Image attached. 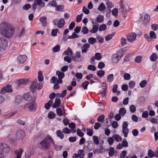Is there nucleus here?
Instances as JSON below:
<instances>
[{
  "label": "nucleus",
  "mask_w": 158,
  "mask_h": 158,
  "mask_svg": "<svg viewBox=\"0 0 158 158\" xmlns=\"http://www.w3.org/2000/svg\"><path fill=\"white\" fill-rule=\"evenodd\" d=\"M15 30V28L7 23L2 22L0 24V34L7 38H11L14 33Z\"/></svg>",
  "instance_id": "f257e3e1"
},
{
  "label": "nucleus",
  "mask_w": 158,
  "mask_h": 158,
  "mask_svg": "<svg viewBox=\"0 0 158 158\" xmlns=\"http://www.w3.org/2000/svg\"><path fill=\"white\" fill-rule=\"evenodd\" d=\"M52 143L54 144L53 140L49 135H48L40 143L43 148L44 149H48Z\"/></svg>",
  "instance_id": "f03ea898"
},
{
  "label": "nucleus",
  "mask_w": 158,
  "mask_h": 158,
  "mask_svg": "<svg viewBox=\"0 0 158 158\" xmlns=\"http://www.w3.org/2000/svg\"><path fill=\"white\" fill-rule=\"evenodd\" d=\"M123 51L122 49H120L117 51L116 53L112 56V60L113 62L116 63L121 59L122 56Z\"/></svg>",
  "instance_id": "7ed1b4c3"
},
{
  "label": "nucleus",
  "mask_w": 158,
  "mask_h": 158,
  "mask_svg": "<svg viewBox=\"0 0 158 158\" xmlns=\"http://www.w3.org/2000/svg\"><path fill=\"white\" fill-rule=\"evenodd\" d=\"M10 150V147L5 143H0V154L5 155Z\"/></svg>",
  "instance_id": "20e7f679"
},
{
  "label": "nucleus",
  "mask_w": 158,
  "mask_h": 158,
  "mask_svg": "<svg viewBox=\"0 0 158 158\" xmlns=\"http://www.w3.org/2000/svg\"><path fill=\"white\" fill-rule=\"evenodd\" d=\"M36 107V104L35 101H32L31 102H29L25 105L23 106V109L26 110H28L32 111L35 110Z\"/></svg>",
  "instance_id": "39448f33"
},
{
  "label": "nucleus",
  "mask_w": 158,
  "mask_h": 158,
  "mask_svg": "<svg viewBox=\"0 0 158 158\" xmlns=\"http://www.w3.org/2000/svg\"><path fill=\"white\" fill-rule=\"evenodd\" d=\"M128 124L126 121L123 122L122 126V132L123 134L124 137L126 138L129 131V130L128 128Z\"/></svg>",
  "instance_id": "423d86ee"
},
{
  "label": "nucleus",
  "mask_w": 158,
  "mask_h": 158,
  "mask_svg": "<svg viewBox=\"0 0 158 158\" xmlns=\"http://www.w3.org/2000/svg\"><path fill=\"white\" fill-rule=\"evenodd\" d=\"M37 5L41 7H44L45 6V3L42 0H35L32 5V9L33 10L36 9Z\"/></svg>",
  "instance_id": "0eeeda50"
},
{
  "label": "nucleus",
  "mask_w": 158,
  "mask_h": 158,
  "mask_svg": "<svg viewBox=\"0 0 158 158\" xmlns=\"http://www.w3.org/2000/svg\"><path fill=\"white\" fill-rule=\"evenodd\" d=\"M25 136V133L23 130L21 129L18 130L16 134L17 139L19 140H22Z\"/></svg>",
  "instance_id": "6e6552de"
},
{
  "label": "nucleus",
  "mask_w": 158,
  "mask_h": 158,
  "mask_svg": "<svg viewBox=\"0 0 158 158\" xmlns=\"http://www.w3.org/2000/svg\"><path fill=\"white\" fill-rule=\"evenodd\" d=\"M7 47V41L4 37H0V48L5 50Z\"/></svg>",
  "instance_id": "1a4fd4ad"
},
{
  "label": "nucleus",
  "mask_w": 158,
  "mask_h": 158,
  "mask_svg": "<svg viewBox=\"0 0 158 158\" xmlns=\"http://www.w3.org/2000/svg\"><path fill=\"white\" fill-rule=\"evenodd\" d=\"M27 59V56L25 55H20L17 59V60L18 63L19 64H22L24 63Z\"/></svg>",
  "instance_id": "9d476101"
},
{
  "label": "nucleus",
  "mask_w": 158,
  "mask_h": 158,
  "mask_svg": "<svg viewBox=\"0 0 158 158\" xmlns=\"http://www.w3.org/2000/svg\"><path fill=\"white\" fill-rule=\"evenodd\" d=\"M12 91L11 86L10 85H7L5 87L2 88L0 91V93L2 94H3L6 92L10 93Z\"/></svg>",
  "instance_id": "9b49d317"
},
{
  "label": "nucleus",
  "mask_w": 158,
  "mask_h": 158,
  "mask_svg": "<svg viewBox=\"0 0 158 158\" xmlns=\"http://www.w3.org/2000/svg\"><path fill=\"white\" fill-rule=\"evenodd\" d=\"M136 37V35L134 32L128 34L127 36V40L130 42L132 43L134 41Z\"/></svg>",
  "instance_id": "f8f14e48"
},
{
  "label": "nucleus",
  "mask_w": 158,
  "mask_h": 158,
  "mask_svg": "<svg viewBox=\"0 0 158 158\" xmlns=\"http://www.w3.org/2000/svg\"><path fill=\"white\" fill-rule=\"evenodd\" d=\"M86 143H88V145L87 146L84 145L83 147L84 149H87L91 150L94 148L95 145L92 141H87Z\"/></svg>",
  "instance_id": "ddd939ff"
},
{
  "label": "nucleus",
  "mask_w": 158,
  "mask_h": 158,
  "mask_svg": "<svg viewBox=\"0 0 158 158\" xmlns=\"http://www.w3.org/2000/svg\"><path fill=\"white\" fill-rule=\"evenodd\" d=\"M23 97L24 99L28 101H34L35 99L34 97H32L29 93L24 94L23 95Z\"/></svg>",
  "instance_id": "4468645a"
},
{
  "label": "nucleus",
  "mask_w": 158,
  "mask_h": 158,
  "mask_svg": "<svg viewBox=\"0 0 158 158\" xmlns=\"http://www.w3.org/2000/svg\"><path fill=\"white\" fill-rule=\"evenodd\" d=\"M56 75L58 77V83H59V84H61L62 82V79L63 78L64 76V73L63 72H60V71H57L56 72Z\"/></svg>",
  "instance_id": "2eb2a0df"
},
{
  "label": "nucleus",
  "mask_w": 158,
  "mask_h": 158,
  "mask_svg": "<svg viewBox=\"0 0 158 158\" xmlns=\"http://www.w3.org/2000/svg\"><path fill=\"white\" fill-rule=\"evenodd\" d=\"M23 151V149L21 148L16 150L15 151V158H21Z\"/></svg>",
  "instance_id": "dca6fc26"
},
{
  "label": "nucleus",
  "mask_w": 158,
  "mask_h": 158,
  "mask_svg": "<svg viewBox=\"0 0 158 158\" xmlns=\"http://www.w3.org/2000/svg\"><path fill=\"white\" fill-rule=\"evenodd\" d=\"M90 45L88 43H85L81 47V52L83 53H85L88 51V49L90 47Z\"/></svg>",
  "instance_id": "f3484780"
},
{
  "label": "nucleus",
  "mask_w": 158,
  "mask_h": 158,
  "mask_svg": "<svg viewBox=\"0 0 158 158\" xmlns=\"http://www.w3.org/2000/svg\"><path fill=\"white\" fill-rule=\"evenodd\" d=\"M107 91V88L106 87L104 86L101 88V90L99 91V94L102 98L104 97L106 94Z\"/></svg>",
  "instance_id": "a211bd4d"
},
{
  "label": "nucleus",
  "mask_w": 158,
  "mask_h": 158,
  "mask_svg": "<svg viewBox=\"0 0 158 158\" xmlns=\"http://www.w3.org/2000/svg\"><path fill=\"white\" fill-rule=\"evenodd\" d=\"M60 99L59 98H56L55 99V102L53 104L52 107L54 108H56L60 106Z\"/></svg>",
  "instance_id": "6ab92c4d"
},
{
  "label": "nucleus",
  "mask_w": 158,
  "mask_h": 158,
  "mask_svg": "<svg viewBox=\"0 0 158 158\" xmlns=\"http://www.w3.org/2000/svg\"><path fill=\"white\" fill-rule=\"evenodd\" d=\"M37 81V80H34L32 82L30 86V89L31 91L33 93L35 92V89L36 87V83Z\"/></svg>",
  "instance_id": "aec40b11"
},
{
  "label": "nucleus",
  "mask_w": 158,
  "mask_h": 158,
  "mask_svg": "<svg viewBox=\"0 0 158 158\" xmlns=\"http://www.w3.org/2000/svg\"><path fill=\"white\" fill-rule=\"evenodd\" d=\"M112 138L117 142H121L122 139V137L118 134H115L112 136Z\"/></svg>",
  "instance_id": "412c9836"
},
{
  "label": "nucleus",
  "mask_w": 158,
  "mask_h": 158,
  "mask_svg": "<svg viewBox=\"0 0 158 158\" xmlns=\"http://www.w3.org/2000/svg\"><path fill=\"white\" fill-rule=\"evenodd\" d=\"M17 113L16 110L11 112L9 114L5 115L4 116V118L6 119L8 118L15 115Z\"/></svg>",
  "instance_id": "4be33fe9"
},
{
  "label": "nucleus",
  "mask_w": 158,
  "mask_h": 158,
  "mask_svg": "<svg viewBox=\"0 0 158 158\" xmlns=\"http://www.w3.org/2000/svg\"><path fill=\"white\" fill-rule=\"evenodd\" d=\"M98 29L99 30L98 24V25H93L92 29L89 30V32L91 33H95L98 31Z\"/></svg>",
  "instance_id": "5701e85b"
},
{
  "label": "nucleus",
  "mask_w": 158,
  "mask_h": 158,
  "mask_svg": "<svg viewBox=\"0 0 158 158\" xmlns=\"http://www.w3.org/2000/svg\"><path fill=\"white\" fill-rule=\"evenodd\" d=\"M73 54V51L69 47L68 48L67 50H66L63 53V55H68L69 56H71Z\"/></svg>",
  "instance_id": "b1692460"
},
{
  "label": "nucleus",
  "mask_w": 158,
  "mask_h": 158,
  "mask_svg": "<svg viewBox=\"0 0 158 158\" xmlns=\"http://www.w3.org/2000/svg\"><path fill=\"white\" fill-rule=\"evenodd\" d=\"M40 21L41 22L42 25L44 26H46L47 25V20L46 18L45 17H42L40 18Z\"/></svg>",
  "instance_id": "393cba45"
},
{
  "label": "nucleus",
  "mask_w": 158,
  "mask_h": 158,
  "mask_svg": "<svg viewBox=\"0 0 158 158\" xmlns=\"http://www.w3.org/2000/svg\"><path fill=\"white\" fill-rule=\"evenodd\" d=\"M104 152L102 146H101L100 148L94 149L93 151V152L95 154L102 153Z\"/></svg>",
  "instance_id": "a878e982"
},
{
  "label": "nucleus",
  "mask_w": 158,
  "mask_h": 158,
  "mask_svg": "<svg viewBox=\"0 0 158 158\" xmlns=\"http://www.w3.org/2000/svg\"><path fill=\"white\" fill-rule=\"evenodd\" d=\"M65 24V21L63 19H61L58 22L57 26L59 28L62 27Z\"/></svg>",
  "instance_id": "bb28decb"
},
{
  "label": "nucleus",
  "mask_w": 158,
  "mask_h": 158,
  "mask_svg": "<svg viewBox=\"0 0 158 158\" xmlns=\"http://www.w3.org/2000/svg\"><path fill=\"white\" fill-rule=\"evenodd\" d=\"M22 97L20 95H18L16 97L15 102L16 104L18 105L22 102Z\"/></svg>",
  "instance_id": "cd10ccee"
},
{
  "label": "nucleus",
  "mask_w": 158,
  "mask_h": 158,
  "mask_svg": "<svg viewBox=\"0 0 158 158\" xmlns=\"http://www.w3.org/2000/svg\"><path fill=\"white\" fill-rule=\"evenodd\" d=\"M157 56L156 53H153L150 56V59L152 61H155L157 59Z\"/></svg>",
  "instance_id": "c85d7f7f"
},
{
  "label": "nucleus",
  "mask_w": 158,
  "mask_h": 158,
  "mask_svg": "<svg viewBox=\"0 0 158 158\" xmlns=\"http://www.w3.org/2000/svg\"><path fill=\"white\" fill-rule=\"evenodd\" d=\"M104 16L101 15H99L97 16L96 20L97 21L98 23H102L104 21Z\"/></svg>",
  "instance_id": "c756f323"
},
{
  "label": "nucleus",
  "mask_w": 158,
  "mask_h": 158,
  "mask_svg": "<svg viewBox=\"0 0 158 158\" xmlns=\"http://www.w3.org/2000/svg\"><path fill=\"white\" fill-rule=\"evenodd\" d=\"M77 154L79 158H83L85 156L84 151L82 149H79L78 150Z\"/></svg>",
  "instance_id": "7c9ffc66"
},
{
  "label": "nucleus",
  "mask_w": 158,
  "mask_h": 158,
  "mask_svg": "<svg viewBox=\"0 0 158 158\" xmlns=\"http://www.w3.org/2000/svg\"><path fill=\"white\" fill-rule=\"evenodd\" d=\"M59 79H58L57 77L53 76L52 77L50 80V83H53V84H55L56 83H57V84H59L58 83Z\"/></svg>",
  "instance_id": "2f4dec72"
},
{
  "label": "nucleus",
  "mask_w": 158,
  "mask_h": 158,
  "mask_svg": "<svg viewBox=\"0 0 158 158\" xmlns=\"http://www.w3.org/2000/svg\"><path fill=\"white\" fill-rule=\"evenodd\" d=\"M56 134L57 136L58 137H59L60 139H62L64 138V135L62 132L60 130H57L56 132Z\"/></svg>",
  "instance_id": "473e14b6"
},
{
  "label": "nucleus",
  "mask_w": 158,
  "mask_h": 158,
  "mask_svg": "<svg viewBox=\"0 0 158 158\" xmlns=\"http://www.w3.org/2000/svg\"><path fill=\"white\" fill-rule=\"evenodd\" d=\"M89 29L86 27H83L82 28L81 32L84 35L87 34L89 32Z\"/></svg>",
  "instance_id": "72a5a7b5"
},
{
  "label": "nucleus",
  "mask_w": 158,
  "mask_h": 158,
  "mask_svg": "<svg viewBox=\"0 0 158 158\" xmlns=\"http://www.w3.org/2000/svg\"><path fill=\"white\" fill-rule=\"evenodd\" d=\"M44 77L42 75V72L40 71L38 73V80L40 81H43Z\"/></svg>",
  "instance_id": "f704fd0d"
},
{
  "label": "nucleus",
  "mask_w": 158,
  "mask_h": 158,
  "mask_svg": "<svg viewBox=\"0 0 158 158\" xmlns=\"http://www.w3.org/2000/svg\"><path fill=\"white\" fill-rule=\"evenodd\" d=\"M99 29V31H105L107 29L106 25L105 24H103L100 25Z\"/></svg>",
  "instance_id": "c9c22d12"
},
{
  "label": "nucleus",
  "mask_w": 158,
  "mask_h": 158,
  "mask_svg": "<svg viewBox=\"0 0 158 158\" xmlns=\"http://www.w3.org/2000/svg\"><path fill=\"white\" fill-rule=\"evenodd\" d=\"M106 8V6L103 3H102L98 8V10L102 11L104 10Z\"/></svg>",
  "instance_id": "e433bc0d"
},
{
  "label": "nucleus",
  "mask_w": 158,
  "mask_h": 158,
  "mask_svg": "<svg viewBox=\"0 0 158 158\" xmlns=\"http://www.w3.org/2000/svg\"><path fill=\"white\" fill-rule=\"evenodd\" d=\"M93 139L94 143L97 145H98L99 144V141L98 136H94L93 137Z\"/></svg>",
  "instance_id": "4c0bfd02"
},
{
  "label": "nucleus",
  "mask_w": 158,
  "mask_h": 158,
  "mask_svg": "<svg viewBox=\"0 0 158 158\" xmlns=\"http://www.w3.org/2000/svg\"><path fill=\"white\" fill-rule=\"evenodd\" d=\"M105 74V72L102 70H100L98 71L97 72V75L100 77H102Z\"/></svg>",
  "instance_id": "58836bf2"
},
{
  "label": "nucleus",
  "mask_w": 158,
  "mask_h": 158,
  "mask_svg": "<svg viewBox=\"0 0 158 158\" xmlns=\"http://www.w3.org/2000/svg\"><path fill=\"white\" fill-rule=\"evenodd\" d=\"M114 153V148L111 147L108 152V154L110 157L112 156Z\"/></svg>",
  "instance_id": "ea45409f"
},
{
  "label": "nucleus",
  "mask_w": 158,
  "mask_h": 158,
  "mask_svg": "<svg viewBox=\"0 0 158 158\" xmlns=\"http://www.w3.org/2000/svg\"><path fill=\"white\" fill-rule=\"evenodd\" d=\"M150 36L151 41H152V39H156V35L154 32L153 31H151L150 33Z\"/></svg>",
  "instance_id": "a19ab883"
},
{
  "label": "nucleus",
  "mask_w": 158,
  "mask_h": 158,
  "mask_svg": "<svg viewBox=\"0 0 158 158\" xmlns=\"http://www.w3.org/2000/svg\"><path fill=\"white\" fill-rule=\"evenodd\" d=\"M94 57L96 59L98 60H100L101 59L102 56L101 54L99 53H96L95 54Z\"/></svg>",
  "instance_id": "79ce46f5"
},
{
  "label": "nucleus",
  "mask_w": 158,
  "mask_h": 158,
  "mask_svg": "<svg viewBox=\"0 0 158 158\" xmlns=\"http://www.w3.org/2000/svg\"><path fill=\"white\" fill-rule=\"evenodd\" d=\"M48 118L50 119H53L55 116V114L52 111H50L48 114Z\"/></svg>",
  "instance_id": "37998d69"
},
{
  "label": "nucleus",
  "mask_w": 158,
  "mask_h": 158,
  "mask_svg": "<svg viewBox=\"0 0 158 158\" xmlns=\"http://www.w3.org/2000/svg\"><path fill=\"white\" fill-rule=\"evenodd\" d=\"M126 112V110L124 108H120L119 110V114L122 116H123L125 115Z\"/></svg>",
  "instance_id": "c03bdc74"
},
{
  "label": "nucleus",
  "mask_w": 158,
  "mask_h": 158,
  "mask_svg": "<svg viewBox=\"0 0 158 158\" xmlns=\"http://www.w3.org/2000/svg\"><path fill=\"white\" fill-rule=\"evenodd\" d=\"M60 49V47L59 45H57L52 48V50L55 52H58Z\"/></svg>",
  "instance_id": "a18cd8bd"
},
{
  "label": "nucleus",
  "mask_w": 158,
  "mask_h": 158,
  "mask_svg": "<svg viewBox=\"0 0 158 158\" xmlns=\"http://www.w3.org/2000/svg\"><path fill=\"white\" fill-rule=\"evenodd\" d=\"M96 40L95 38L93 37H91L89 39L88 42L90 44H92L96 42Z\"/></svg>",
  "instance_id": "49530a36"
},
{
  "label": "nucleus",
  "mask_w": 158,
  "mask_h": 158,
  "mask_svg": "<svg viewBox=\"0 0 158 158\" xmlns=\"http://www.w3.org/2000/svg\"><path fill=\"white\" fill-rule=\"evenodd\" d=\"M107 141L109 144L111 145L113 144L114 142V139L112 137H110L107 139Z\"/></svg>",
  "instance_id": "de8ad7c7"
},
{
  "label": "nucleus",
  "mask_w": 158,
  "mask_h": 158,
  "mask_svg": "<svg viewBox=\"0 0 158 158\" xmlns=\"http://www.w3.org/2000/svg\"><path fill=\"white\" fill-rule=\"evenodd\" d=\"M144 18V21H145L146 23H148L150 20V16L148 14H145Z\"/></svg>",
  "instance_id": "09e8293b"
},
{
  "label": "nucleus",
  "mask_w": 158,
  "mask_h": 158,
  "mask_svg": "<svg viewBox=\"0 0 158 158\" xmlns=\"http://www.w3.org/2000/svg\"><path fill=\"white\" fill-rule=\"evenodd\" d=\"M87 69L89 70L93 71H95L96 70V67L93 65H89L88 66Z\"/></svg>",
  "instance_id": "8fccbe9b"
},
{
  "label": "nucleus",
  "mask_w": 158,
  "mask_h": 158,
  "mask_svg": "<svg viewBox=\"0 0 158 158\" xmlns=\"http://www.w3.org/2000/svg\"><path fill=\"white\" fill-rule=\"evenodd\" d=\"M135 62L137 63H140L142 61V57L141 56H136L135 59Z\"/></svg>",
  "instance_id": "3c124183"
},
{
  "label": "nucleus",
  "mask_w": 158,
  "mask_h": 158,
  "mask_svg": "<svg viewBox=\"0 0 158 158\" xmlns=\"http://www.w3.org/2000/svg\"><path fill=\"white\" fill-rule=\"evenodd\" d=\"M107 79L109 82H112L114 79L113 74H111L109 75L107 77Z\"/></svg>",
  "instance_id": "603ef678"
},
{
  "label": "nucleus",
  "mask_w": 158,
  "mask_h": 158,
  "mask_svg": "<svg viewBox=\"0 0 158 158\" xmlns=\"http://www.w3.org/2000/svg\"><path fill=\"white\" fill-rule=\"evenodd\" d=\"M148 155L151 158H152L155 156L154 152L151 150L149 149L148 150Z\"/></svg>",
  "instance_id": "864d4df0"
},
{
  "label": "nucleus",
  "mask_w": 158,
  "mask_h": 158,
  "mask_svg": "<svg viewBox=\"0 0 158 158\" xmlns=\"http://www.w3.org/2000/svg\"><path fill=\"white\" fill-rule=\"evenodd\" d=\"M87 134L89 136H92L93 135V132L92 129L89 128L87 129Z\"/></svg>",
  "instance_id": "5fc2aeb1"
},
{
  "label": "nucleus",
  "mask_w": 158,
  "mask_h": 158,
  "mask_svg": "<svg viewBox=\"0 0 158 158\" xmlns=\"http://www.w3.org/2000/svg\"><path fill=\"white\" fill-rule=\"evenodd\" d=\"M83 15V13L81 14L80 15H78L76 18V21L78 22H81L82 19V17Z\"/></svg>",
  "instance_id": "6e6d98bb"
},
{
  "label": "nucleus",
  "mask_w": 158,
  "mask_h": 158,
  "mask_svg": "<svg viewBox=\"0 0 158 158\" xmlns=\"http://www.w3.org/2000/svg\"><path fill=\"white\" fill-rule=\"evenodd\" d=\"M122 145L123 147H127L128 146V142L127 141V140L125 139H124L123 141H122Z\"/></svg>",
  "instance_id": "4d7b16f0"
},
{
  "label": "nucleus",
  "mask_w": 158,
  "mask_h": 158,
  "mask_svg": "<svg viewBox=\"0 0 158 158\" xmlns=\"http://www.w3.org/2000/svg\"><path fill=\"white\" fill-rule=\"evenodd\" d=\"M112 14L114 16H117L118 14V9L116 8L114 9L112 11Z\"/></svg>",
  "instance_id": "13d9d810"
},
{
  "label": "nucleus",
  "mask_w": 158,
  "mask_h": 158,
  "mask_svg": "<svg viewBox=\"0 0 158 158\" xmlns=\"http://www.w3.org/2000/svg\"><path fill=\"white\" fill-rule=\"evenodd\" d=\"M123 77L125 80H129L131 76L129 73H126L124 74Z\"/></svg>",
  "instance_id": "bf43d9fd"
},
{
  "label": "nucleus",
  "mask_w": 158,
  "mask_h": 158,
  "mask_svg": "<svg viewBox=\"0 0 158 158\" xmlns=\"http://www.w3.org/2000/svg\"><path fill=\"white\" fill-rule=\"evenodd\" d=\"M77 135L79 137H82L83 136L84 134L80 129H78L77 130Z\"/></svg>",
  "instance_id": "052dcab7"
},
{
  "label": "nucleus",
  "mask_w": 158,
  "mask_h": 158,
  "mask_svg": "<svg viewBox=\"0 0 158 158\" xmlns=\"http://www.w3.org/2000/svg\"><path fill=\"white\" fill-rule=\"evenodd\" d=\"M127 154V151L125 150L122 151L120 154V158H124Z\"/></svg>",
  "instance_id": "680f3d73"
},
{
  "label": "nucleus",
  "mask_w": 158,
  "mask_h": 158,
  "mask_svg": "<svg viewBox=\"0 0 158 158\" xmlns=\"http://www.w3.org/2000/svg\"><path fill=\"white\" fill-rule=\"evenodd\" d=\"M64 7L62 5H58L56 7V11H62L64 9Z\"/></svg>",
  "instance_id": "e2e57ef3"
},
{
  "label": "nucleus",
  "mask_w": 158,
  "mask_h": 158,
  "mask_svg": "<svg viewBox=\"0 0 158 158\" xmlns=\"http://www.w3.org/2000/svg\"><path fill=\"white\" fill-rule=\"evenodd\" d=\"M147 84V81L146 80H143L142 81L139 83V86L141 88L144 87Z\"/></svg>",
  "instance_id": "0e129e2a"
},
{
  "label": "nucleus",
  "mask_w": 158,
  "mask_h": 158,
  "mask_svg": "<svg viewBox=\"0 0 158 158\" xmlns=\"http://www.w3.org/2000/svg\"><path fill=\"white\" fill-rule=\"evenodd\" d=\"M64 60L67 62L68 63H69L71 62V60L70 57L69 56H66L64 57Z\"/></svg>",
  "instance_id": "69168bd1"
},
{
  "label": "nucleus",
  "mask_w": 158,
  "mask_h": 158,
  "mask_svg": "<svg viewBox=\"0 0 158 158\" xmlns=\"http://www.w3.org/2000/svg\"><path fill=\"white\" fill-rule=\"evenodd\" d=\"M58 31V30L57 29H53L51 32L52 35L53 36H56V34Z\"/></svg>",
  "instance_id": "338daca9"
},
{
  "label": "nucleus",
  "mask_w": 158,
  "mask_h": 158,
  "mask_svg": "<svg viewBox=\"0 0 158 158\" xmlns=\"http://www.w3.org/2000/svg\"><path fill=\"white\" fill-rule=\"evenodd\" d=\"M105 118V116L104 115H101L98 117V120L100 122H102Z\"/></svg>",
  "instance_id": "774afa93"
}]
</instances>
